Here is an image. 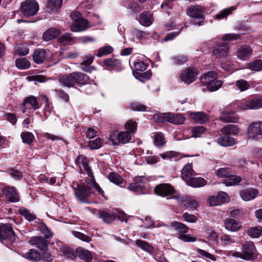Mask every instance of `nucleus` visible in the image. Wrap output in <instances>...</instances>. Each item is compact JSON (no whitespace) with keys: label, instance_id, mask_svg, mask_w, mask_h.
I'll use <instances>...</instances> for the list:
<instances>
[{"label":"nucleus","instance_id":"nucleus-1","mask_svg":"<svg viewBox=\"0 0 262 262\" xmlns=\"http://www.w3.org/2000/svg\"><path fill=\"white\" fill-rule=\"evenodd\" d=\"M74 190V194L76 199L83 203L90 204L88 198L91 193V187L95 189L98 194L104 196V192L100 186L96 183V181H90V183L86 184L81 181H73L71 185Z\"/></svg>","mask_w":262,"mask_h":262},{"label":"nucleus","instance_id":"nucleus-2","mask_svg":"<svg viewBox=\"0 0 262 262\" xmlns=\"http://www.w3.org/2000/svg\"><path fill=\"white\" fill-rule=\"evenodd\" d=\"M201 82L206 86L210 91H215L222 85L221 80L217 79V74L214 72H209L204 74L201 78Z\"/></svg>","mask_w":262,"mask_h":262},{"label":"nucleus","instance_id":"nucleus-3","mask_svg":"<svg viewBox=\"0 0 262 262\" xmlns=\"http://www.w3.org/2000/svg\"><path fill=\"white\" fill-rule=\"evenodd\" d=\"M170 226L177 232L178 237L180 239L185 242H194L196 241L195 237L191 236L190 235L186 234L188 232V228L185 224L181 222L174 221L171 223Z\"/></svg>","mask_w":262,"mask_h":262},{"label":"nucleus","instance_id":"nucleus-4","mask_svg":"<svg viewBox=\"0 0 262 262\" xmlns=\"http://www.w3.org/2000/svg\"><path fill=\"white\" fill-rule=\"evenodd\" d=\"M238 109L242 111L258 110L262 108V96L255 97L251 99H244L237 103Z\"/></svg>","mask_w":262,"mask_h":262},{"label":"nucleus","instance_id":"nucleus-5","mask_svg":"<svg viewBox=\"0 0 262 262\" xmlns=\"http://www.w3.org/2000/svg\"><path fill=\"white\" fill-rule=\"evenodd\" d=\"M248 138L259 140L262 138V121H255L251 123L247 130Z\"/></svg>","mask_w":262,"mask_h":262},{"label":"nucleus","instance_id":"nucleus-6","mask_svg":"<svg viewBox=\"0 0 262 262\" xmlns=\"http://www.w3.org/2000/svg\"><path fill=\"white\" fill-rule=\"evenodd\" d=\"M187 14L193 19L191 20L194 25H201L204 19L203 8L200 6H191L187 10Z\"/></svg>","mask_w":262,"mask_h":262},{"label":"nucleus","instance_id":"nucleus-7","mask_svg":"<svg viewBox=\"0 0 262 262\" xmlns=\"http://www.w3.org/2000/svg\"><path fill=\"white\" fill-rule=\"evenodd\" d=\"M39 6L34 0H27L21 4V11L24 16L31 17L38 12Z\"/></svg>","mask_w":262,"mask_h":262},{"label":"nucleus","instance_id":"nucleus-8","mask_svg":"<svg viewBox=\"0 0 262 262\" xmlns=\"http://www.w3.org/2000/svg\"><path fill=\"white\" fill-rule=\"evenodd\" d=\"M172 198L176 200L179 204L191 209H195L199 206L198 202L192 196L181 195L179 194L173 195Z\"/></svg>","mask_w":262,"mask_h":262},{"label":"nucleus","instance_id":"nucleus-9","mask_svg":"<svg viewBox=\"0 0 262 262\" xmlns=\"http://www.w3.org/2000/svg\"><path fill=\"white\" fill-rule=\"evenodd\" d=\"M49 238L41 236H33L29 241V244L42 252H47L49 249Z\"/></svg>","mask_w":262,"mask_h":262},{"label":"nucleus","instance_id":"nucleus-10","mask_svg":"<svg viewBox=\"0 0 262 262\" xmlns=\"http://www.w3.org/2000/svg\"><path fill=\"white\" fill-rule=\"evenodd\" d=\"M242 251L244 256L243 259L252 260L257 257V253L252 242H247L243 244Z\"/></svg>","mask_w":262,"mask_h":262},{"label":"nucleus","instance_id":"nucleus-11","mask_svg":"<svg viewBox=\"0 0 262 262\" xmlns=\"http://www.w3.org/2000/svg\"><path fill=\"white\" fill-rule=\"evenodd\" d=\"M159 121H167L173 124H181L184 123L185 118L181 114L167 113L160 115Z\"/></svg>","mask_w":262,"mask_h":262},{"label":"nucleus","instance_id":"nucleus-12","mask_svg":"<svg viewBox=\"0 0 262 262\" xmlns=\"http://www.w3.org/2000/svg\"><path fill=\"white\" fill-rule=\"evenodd\" d=\"M198 75L197 70L192 67H188L181 72L180 79L185 83L189 84L193 82Z\"/></svg>","mask_w":262,"mask_h":262},{"label":"nucleus","instance_id":"nucleus-13","mask_svg":"<svg viewBox=\"0 0 262 262\" xmlns=\"http://www.w3.org/2000/svg\"><path fill=\"white\" fill-rule=\"evenodd\" d=\"M13 241L15 234L10 224H2L0 225V241Z\"/></svg>","mask_w":262,"mask_h":262},{"label":"nucleus","instance_id":"nucleus-14","mask_svg":"<svg viewBox=\"0 0 262 262\" xmlns=\"http://www.w3.org/2000/svg\"><path fill=\"white\" fill-rule=\"evenodd\" d=\"M229 201V198L228 194L224 192L221 191L217 193V195H211L208 197L207 199V203L210 206H218L223 204L226 203Z\"/></svg>","mask_w":262,"mask_h":262},{"label":"nucleus","instance_id":"nucleus-15","mask_svg":"<svg viewBox=\"0 0 262 262\" xmlns=\"http://www.w3.org/2000/svg\"><path fill=\"white\" fill-rule=\"evenodd\" d=\"M3 194L6 200L11 203H16L19 201V196L15 187L6 186L3 188Z\"/></svg>","mask_w":262,"mask_h":262},{"label":"nucleus","instance_id":"nucleus-16","mask_svg":"<svg viewBox=\"0 0 262 262\" xmlns=\"http://www.w3.org/2000/svg\"><path fill=\"white\" fill-rule=\"evenodd\" d=\"M24 108L22 110L23 113H26L29 110H36L39 108V103L34 96H30L26 98L23 103Z\"/></svg>","mask_w":262,"mask_h":262},{"label":"nucleus","instance_id":"nucleus-17","mask_svg":"<svg viewBox=\"0 0 262 262\" xmlns=\"http://www.w3.org/2000/svg\"><path fill=\"white\" fill-rule=\"evenodd\" d=\"M216 173L221 178H229V180H242V178L236 176L235 172L229 167L219 168Z\"/></svg>","mask_w":262,"mask_h":262},{"label":"nucleus","instance_id":"nucleus-18","mask_svg":"<svg viewBox=\"0 0 262 262\" xmlns=\"http://www.w3.org/2000/svg\"><path fill=\"white\" fill-rule=\"evenodd\" d=\"M76 162L81 170H84L88 176L93 179L92 180H95L93 172L88 164V160L86 157L82 155L78 156L76 159Z\"/></svg>","mask_w":262,"mask_h":262},{"label":"nucleus","instance_id":"nucleus-19","mask_svg":"<svg viewBox=\"0 0 262 262\" xmlns=\"http://www.w3.org/2000/svg\"><path fill=\"white\" fill-rule=\"evenodd\" d=\"M132 135L128 131L121 132L116 136L112 135L111 140L113 144L115 145L125 144L130 141Z\"/></svg>","mask_w":262,"mask_h":262},{"label":"nucleus","instance_id":"nucleus-20","mask_svg":"<svg viewBox=\"0 0 262 262\" xmlns=\"http://www.w3.org/2000/svg\"><path fill=\"white\" fill-rule=\"evenodd\" d=\"M181 173L183 180H205L202 178L194 177V172L192 169V164L190 163H188L184 166Z\"/></svg>","mask_w":262,"mask_h":262},{"label":"nucleus","instance_id":"nucleus-21","mask_svg":"<svg viewBox=\"0 0 262 262\" xmlns=\"http://www.w3.org/2000/svg\"><path fill=\"white\" fill-rule=\"evenodd\" d=\"M155 193L161 196H166L173 194L174 189L173 187L169 184H162L156 187Z\"/></svg>","mask_w":262,"mask_h":262},{"label":"nucleus","instance_id":"nucleus-22","mask_svg":"<svg viewBox=\"0 0 262 262\" xmlns=\"http://www.w3.org/2000/svg\"><path fill=\"white\" fill-rule=\"evenodd\" d=\"M75 74L73 72L68 75H60L58 77V81L61 84L64 86L72 87L76 84Z\"/></svg>","mask_w":262,"mask_h":262},{"label":"nucleus","instance_id":"nucleus-23","mask_svg":"<svg viewBox=\"0 0 262 262\" xmlns=\"http://www.w3.org/2000/svg\"><path fill=\"white\" fill-rule=\"evenodd\" d=\"M252 53V49L248 46H243L239 47L236 51V56L242 60L249 59Z\"/></svg>","mask_w":262,"mask_h":262},{"label":"nucleus","instance_id":"nucleus-24","mask_svg":"<svg viewBox=\"0 0 262 262\" xmlns=\"http://www.w3.org/2000/svg\"><path fill=\"white\" fill-rule=\"evenodd\" d=\"M50 53L49 50L45 49H37L33 54V58L35 62L38 64L42 63L47 58V55Z\"/></svg>","mask_w":262,"mask_h":262},{"label":"nucleus","instance_id":"nucleus-25","mask_svg":"<svg viewBox=\"0 0 262 262\" xmlns=\"http://www.w3.org/2000/svg\"><path fill=\"white\" fill-rule=\"evenodd\" d=\"M75 253L80 259L86 262H90L93 259V255L91 252L81 247L76 248Z\"/></svg>","mask_w":262,"mask_h":262},{"label":"nucleus","instance_id":"nucleus-26","mask_svg":"<svg viewBox=\"0 0 262 262\" xmlns=\"http://www.w3.org/2000/svg\"><path fill=\"white\" fill-rule=\"evenodd\" d=\"M88 28V21L83 18L78 21L74 22L71 25V30L73 32H81L84 31Z\"/></svg>","mask_w":262,"mask_h":262},{"label":"nucleus","instance_id":"nucleus-27","mask_svg":"<svg viewBox=\"0 0 262 262\" xmlns=\"http://www.w3.org/2000/svg\"><path fill=\"white\" fill-rule=\"evenodd\" d=\"M224 226L227 230L233 232L238 230L241 227V223L233 219H226L225 220Z\"/></svg>","mask_w":262,"mask_h":262},{"label":"nucleus","instance_id":"nucleus-28","mask_svg":"<svg viewBox=\"0 0 262 262\" xmlns=\"http://www.w3.org/2000/svg\"><path fill=\"white\" fill-rule=\"evenodd\" d=\"M257 194L258 190L253 188L244 190L240 192V195L241 198L243 200L246 201L254 199Z\"/></svg>","mask_w":262,"mask_h":262},{"label":"nucleus","instance_id":"nucleus-29","mask_svg":"<svg viewBox=\"0 0 262 262\" xmlns=\"http://www.w3.org/2000/svg\"><path fill=\"white\" fill-rule=\"evenodd\" d=\"M228 46L226 42L222 43L221 45L215 47L213 50V56L215 58H219L227 54Z\"/></svg>","mask_w":262,"mask_h":262},{"label":"nucleus","instance_id":"nucleus-30","mask_svg":"<svg viewBox=\"0 0 262 262\" xmlns=\"http://www.w3.org/2000/svg\"><path fill=\"white\" fill-rule=\"evenodd\" d=\"M103 63L106 67L114 70L119 71L121 69V62L119 59L110 58L105 59Z\"/></svg>","mask_w":262,"mask_h":262},{"label":"nucleus","instance_id":"nucleus-31","mask_svg":"<svg viewBox=\"0 0 262 262\" xmlns=\"http://www.w3.org/2000/svg\"><path fill=\"white\" fill-rule=\"evenodd\" d=\"M116 185H118L121 187H126V185L128 189L136 191L140 189V185L139 182L141 181H135L134 183H132L130 184H127L126 181H112Z\"/></svg>","mask_w":262,"mask_h":262},{"label":"nucleus","instance_id":"nucleus-32","mask_svg":"<svg viewBox=\"0 0 262 262\" xmlns=\"http://www.w3.org/2000/svg\"><path fill=\"white\" fill-rule=\"evenodd\" d=\"M59 34L60 31L58 29L51 28L43 33L42 39L46 41H48L55 38Z\"/></svg>","mask_w":262,"mask_h":262},{"label":"nucleus","instance_id":"nucleus-33","mask_svg":"<svg viewBox=\"0 0 262 262\" xmlns=\"http://www.w3.org/2000/svg\"><path fill=\"white\" fill-rule=\"evenodd\" d=\"M23 256L28 260L36 262L41 260V254L34 249H30L29 252L25 253Z\"/></svg>","mask_w":262,"mask_h":262},{"label":"nucleus","instance_id":"nucleus-34","mask_svg":"<svg viewBox=\"0 0 262 262\" xmlns=\"http://www.w3.org/2000/svg\"><path fill=\"white\" fill-rule=\"evenodd\" d=\"M140 23L144 26H149L154 20L152 15L148 12L142 13L139 15Z\"/></svg>","mask_w":262,"mask_h":262},{"label":"nucleus","instance_id":"nucleus-35","mask_svg":"<svg viewBox=\"0 0 262 262\" xmlns=\"http://www.w3.org/2000/svg\"><path fill=\"white\" fill-rule=\"evenodd\" d=\"M190 118L197 123L203 124L208 120V116L203 112H194L190 114Z\"/></svg>","mask_w":262,"mask_h":262},{"label":"nucleus","instance_id":"nucleus-36","mask_svg":"<svg viewBox=\"0 0 262 262\" xmlns=\"http://www.w3.org/2000/svg\"><path fill=\"white\" fill-rule=\"evenodd\" d=\"M62 0H48L46 6L50 13L53 12L61 7Z\"/></svg>","mask_w":262,"mask_h":262},{"label":"nucleus","instance_id":"nucleus-37","mask_svg":"<svg viewBox=\"0 0 262 262\" xmlns=\"http://www.w3.org/2000/svg\"><path fill=\"white\" fill-rule=\"evenodd\" d=\"M217 142L223 146H230L235 143V141L234 138L226 135L219 138L217 139Z\"/></svg>","mask_w":262,"mask_h":262},{"label":"nucleus","instance_id":"nucleus-38","mask_svg":"<svg viewBox=\"0 0 262 262\" xmlns=\"http://www.w3.org/2000/svg\"><path fill=\"white\" fill-rule=\"evenodd\" d=\"M221 131L225 135H236L239 133V129L235 125L228 124L223 127Z\"/></svg>","mask_w":262,"mask_h":262},{"label":"nucleus","instance_id":"nucleus-39","mask_svg":"<svg viewBox=\"0 0 262 262\" xmlns=\"http://www.w3.org/2000/svg\"><path fill=\"white\" fill-rule=\"evenodd\" d=\"M136 244L141 249L150 254H151L154 251L153 247L145 241L138 239L136 241Z\"/></svg>","mask_w":262,"mask_h":262},{"label":"nucleus","instance_id":"nucleus-40","mask_svg":"<svg viewBox=\"0 0 262 262\" xmlns=\"http://www.w3.org/2000/svg\"><path fill=\"white\" fill-rule=\"evenodd\" d=\"M154 143L157 146H163L166 141L163 133L156 132L154 134Z\"/></svg>","mask_w":262,"mask_h":262},{"label":"nucleus","instance_id":"nucleus-41","mask_svg":"<svg viewBox=\"0 0 262 262\" xmlns=\"http://www.w3.org/2000/svg\"><path fill=\"white\" fill-rule=\"evenodd\" d=\"M74 74H76L75 76V80H76V84L78 85L86 84L89 81V77L88 76L80 72H74Z\"/></svg>","mask_w":262,"mask_h":262},{"label":"nucleus","instance_id":"nucleus-42","mask_svg":"<svg viewBox=\"0 0 262 262\" xmlns=\"http://www.w3.org/2000/svg\"><path fill=\"white\" fill-rule=\"evenodd\" d=\"M235 10V7H230L225 9L221 11H220L218 13H217L215 16L214 18L215 19H221L225 18H226L228 15L231 14L232 12Z\"/></svg>","mask_w":262,"mask_h":262},{"label":"nucleus","instance_id":"nucleus-43","mask_svg":"<svg viewBox=\"0 0 262 262\" xmlns=\"http://www.w3.org/2000/svg\"><path fill=\"white\" fill-rule=\"evenodd\" d=\"M98 215L99 217L106 223L112 222L115 219L114 215L112 213H110L104 211H99Z\"/></svg>","mask_w":262,"mask_h":262},{"label":"nucleus","instance_id":"nucleus-44","mask_svg":"<svg viewBox=\"0 0 262 262\" xmlns=\"http://www.w3.org/2000/svg\"><path fill=\"white\" fill-rule=\"evenodd\" d=\"M171 61L172 64L180 66L187 61V57L184 55H176L171 58Z\"/></svg>","mask_w":262,"mask_h":262},{"label":"nucleus","instance_id":"nucleus-45","mask_svg":"<svg viewBox=\"0 0 262 262\" xmlns=\"http://www.w3.org/2000/svg\"><path fill=\"white\" fill-rule=\"evenodd\" d=\"M113 51V48L112 47L110 46H105L98 49L97 53V56L98 57H101L103 56H106L111 54Z\"/></svg>","mask_w":262,"mask_h":262},{"label":"nucleus","instance_id":"nucleus-46","mask_svg":"<svg viewBox=\"0 0 262 262\" xmlns=\"http://www.w3.org/2000/svg\"><path fill=\"white\" fill-rule=\"evenodd\" d=\"M38 229L44 235L45 237L49 238L53 236V233L50 231L46 225L42 223H40L37 225Z\"/></svg>","mask_w":262,"mask_h":262},{"label":"nucleus","instance_id":"nucleus-47","mask_svg":"<svg viewBox=\"0 0 262 262\" xmlns=\"http://www.w3.org/2000/svg\"><path fill=\"white\" fill-rule=\"evenodd\" d=\"M235 84L240 92H244L249 89L250 84L246 80L241 79L237 80Z\"/></svg>","mask_w":262,"mask_h":262},{"label":"nucleus","instance_id":"nucleus-48","mask_svg":"<svg viewBox=\"0 0 262 262\" xmlns=\"http://www.w3.org/2000/svg\"><path fill=\"white\" fill-rule=\"evenodd\" d=\"M248 234L253 237L257 238L262 235V227H255L250 228L248 230Z\"/></svg>","mask_w":262,"mask_h":262},{"label":"nucleus","instance_id":"nucleus-49","mask_svg":"<svg viewBox=\"0 0 262 262\" xmlns=\"http://www.w3.org/2000/svg\"><path fill=\"white\" fill-rule=\"evenodd\" d=\"M15 65L19 69H26L30 66L29 61L25 58L16 59L15 60Z\"/></svg>","mask_w":262,"mask_h":262},{"label":"nucleus","instance_id":"nucleus-50","mask_svg":"<svg viewBox=\"0 0 262 262\" xmlns=\"http://www.w3.org/2000/svg\"><path fill=\"white\" fill-rule=\"evenodd\" d=\"M125 128L130 134L133 135L137 130V123L133 120H129L126 122L124 125Z\"/></svg>","mask_w":262,"mask_h":262},{"label":"nucleus","instance_id":"nucleus-51","mask_svg":"<svg viewBox=\"0 0 262 262\" xmlns=\"http://www.w3.org/2000/svg\"><path fill=\"white\" fill-rule=\"evenodd\" d=\"M248 68L251 70L256 71L262 70V60L257 59L249 63Z\"/></svg>","mask_w":262,"mask_h":262},{"label":"nucleus","instance_id":"nucleus-52","mask_svg":"<svg viewBox=\"0 0 262 262\" xmlns=\"http://www.w3.org/2000/svg\"><path fill=\"white\" fill-rule=\"evenodd\" d=\"M196 252L198 254V256L200 257L208 258L213 261H215L216 260V258L214 255L207 252L204 250L198 249L196 250Z\"/></svg>","mask_w":262,"mask_h":262},{"label":"nucleus","instance_id":"nucleus-53","mask_svg":"<svg viewBox=\"0 0 262 262\" xmlns=\"http://www.w3.org/2000/svg\"><path fill=\"white\" fill-rule=\"evenodd\" d=\"M21 138L24 143L30 144L33 141L34 137L30 132H23L21 134Z\"/></svg>","mask_w":262,"mask_h":262},{"label":"nucleus","instance_id":"nucleus-54","mask_svg":"<svg viewBox=\"0 0 262 262\" xmlns=\"http://www.w3.org/2000/svg\"><path fill=\"white\" fill-rule=\"evenodd\" d=\"M18 212L20 214L24 216L28 221H33L35 219V216L25 208H20L18 209Z\"/></svg>","mask_w":262,"mask_h":262},{"label":"nucleus","instance_id":"nucleus-55","mask_svg":"<svg viewBox=\"0 0 262 262\" xmlns=\"http://www.w3.org/2000/svg\"><path fill=\"white\" fill-rule=\"evenodd\" d=\"M205 130L206 129L202 126L194 127L191 129L192 136L195 138L199 137Z\"/></svg>","mask_w":262,"mask_h":262},{"label":"nucleus","instance_id":"nucleus-56","mask_svg":"<svg viewBox=\"0 0 262 262\" xmlns=\"http://www.w3.org/2000/svg\"><path fill=\"white\" fill-rule=\"evenodd\" d=\"M72 233L76 237L83 242L88 243L91 241V237L90 236L86 235L81 232L74 231L72 232Z\"/></svg>","mask_w":262,"mask_h":262},{"label":"nucleus","instance_id":"nucleus-57","mask_svg":"<svg viewBox=\"0 0 262 262\" xmlns=\"http://www.w3.org/2000/svg\"><path fill=\"white\" fill-rule=\"evenodd\" d=\"M89 146L92 149H98L102 146V142L100 138H97L95 140L90 141Z\"/></svg>","mask_w":262,"mask_h":262},{"label":"nucleus","instance_id":"nucleus-58","mask_svg":"<svg viewBox=\"0 0 262 262\" xmlns=\"http://www.w3.org/2000/svg\"><path fill=\"white\" fill-rule=\"evenodd\" d=\"M188 186L193 188H200L207 184L206 181H186Z\"/></svg>","mask_w":262,"mask_h":262},{"label":"nucleus","instance_id":"nucleus-59","mask_svg":"<svg viewBox=\"0 0 262 262\" xmlns=\"http://www.w3.org/2000/svg\"><path fill=\"white\" fill-rule=\"evenodd\" d=\"M73 38L71 36V34L66 33L62 36L60 37L58 39L59 41L63 45H67L72 40Z\"/></svg>","mask_w":262,"mask_h":262},{"label":"nucleus","instance_id":"nucleus-60","mask_svg":"<svg viewBox=\"0 0 262 262\" xmlns=\"http://www.w3.org/2000/svg\"><path fill=\"white\" fill-rule=\"evenodd\" d=\"M15 53L20 56H25L29 53L28 49L24 46H18L15 49Z\"/></svg>","mask_w":262,"mask_h":262},{"label":"nucleus","instance_id":"nucleus-61","mask_svg":"<svg viewBox=\"0 0 262 262\" xmlns=\"http://www.w3.org/2000/svg\"><path fill=\"white\" fill-rule=\"evenodd\" d=\"M131 108L137 111H145L146 109V106L139 102H133L131 103Z\"/></svg>","mask_w":262,"mask_h":262},{"label":"nucleus","instance_id":"nucleus-62","mask_svg":"<svg viewBox=\"0 0 262 262\" xmlns=\"http://www.w3.org/2000/svg\"><path fill=\"white\" fill-rule=\"evenodd\" d=\"M221 242L223 244L227 245L234 242V240L227 234L223 235L221 237Z\"/></svg>","mask_w":262,"mask_h":262},{"label":"nucleus","instance_id":"nucleus-63","mask_svg":"<svg viewBox=\"0 0 262 262\" xmlns=\"http://www.w3.org/2000/svg\"><path fill=\"white\" fill-rule=\"evenodd\" d=\"M9 173L13 176V179L19 180L23 178L21 172L14 169H9Z\"/></svg>","mask_w":262,"mask_h":262},{"label":"nucleus","instance_id":"nucleus-64","mask_svg":"<svg viewBox=\"0 0 262 262\" xmlns=\"http://www.w3.org/2000/svg\"><path fill=\"white\" fill-rule=\"evenodd\" d=\"M41 260L45 262H52L54 256L51 254L45 252L44 253L41 255Z\"/></svg>","mask_w":262,"mask_h":262}]
</instances>
